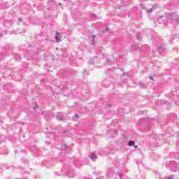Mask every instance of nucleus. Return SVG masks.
Masks as SVG:
<instances>
[{
  "label": "nucleus",
  "mask_w": 179,
  "mask_h": 179,
  "mask_svg": "<svg viewBox=\"0 0 179 179\" xmlns=\"http://www.w3.org/2000/svg\"><path fill=\"white\" fill-rule=\"evenodd\" d=\"M12 51H13V47L10 45H7L5 51L3 52H0V54H4L5 55H9L10 54H12Z\"/></svg>",
  "instance_id": "1"
},
{
  "label": "nucleus",
  "mask_w": 179,
  "mask_h": 179,
  "mask_svg": "<svg viewBox=\"0 0 179 179\" xmlns=\"http://www.w3.org/2000/svg\"><path fill=\"white\" fill-rule=\"evenodd\" d=\"M169 164L171 171H177L178 170V164L176 162L171 161Z\"/></svg>",
  "instance_id": "2"
},
{
  "label": "nucleus",
  "mask_w": 179,
  "mask_h": 179,
  "mask_svg": "<svg viewBox=\"0 0 179 179\" xmlns=\"http://www.w3.org/2000/svg\"><path fill=\"white\" fill-rule=\"evenodd\" d=\"M165 52H166V45H161L160 46H159L158 52H159V54H162Z\"/></svg>",
  "instance_id": "3"
},
{
  "label": "nucleus",
  "mask_w": 179,
  "mask_h": 179,
  "mask_svg": "<svg viewBox=\"0 0 179 179\" xmlns=\"http://www.w3.org/2000/svg\"><path fill=\"white\" fill-rule=\"evenodd\" d=\"M174 13H168L167 15H166V19H169L170 20H174Z\"/></svg>",
  "instance_id": "4"
},
{
  "label": "nucleus",
  "mask_w": 179,
  "mask_h": 179,
  "mask_svg": "<svg viewBox=\"0 0 179 179\" xmlns=\"http://www.w3.org/2000/svg\"><path fill=\"white\" fill-rule=\"evenodd\" d=\"M166 20V17H164V16H162V17H160L159 19H158V23H159V24H164V20Z\"/></svg>",
  "instance_id": "5"
},
{
  "label": "nucleus",
  "mask_w": 179,
  "mask_h": 179,
  "mask_svg": "<svg viewBox=\"0 0 179 179\" xmlns=\"http://www.w3.org/2000/svg\"><path fill=\"white\" fill-rule=\"evenodd\" d=\"M55 38L57 43H59V41H61V38H59V32H56Z\"/></svg>",
  "instance_id": "6"
},
{
  "label": "nucleus",
  "mask_w": 179,
  "mask_h": 179,
  "mask_svg": "<svg viewBox=\"0 0 179 179\" xmlns=\"http://www.w3.org/2000/svg\"><path fill=\"white\" fill-rule=\"evenodd\" d=\"M90 159L92 160H94V159H97V155L94 154V152L91 153V155L89 156Z\"/></svg>",
  "instance_id": "7"
},
{
  "label": "nucleus",
  "mask_w": 179,
  "mask_h": 179,
  "mask_svg": "<svg viewBox=\"0 0 179 179\" xmlns=\"http://www.w3.org/2000/svg\"><path fill=\"white\" fill-rule=\"evenodd\" d=\"M136 38L139 41H142V35L141 34V32H137Z\"/></svg>",
  "instance_id": "8"
},
{
  "label": "nucleus",
  "mask_w": 179,
  "mask_h": 179,
  "mask_svg": "<svg viewBox=\"0 0 179 179\" xmlns=\"http://www.w3.org/2000/svg\"><path fill=\"white\" fill-rule=\"evenodd\" d=\"M14 58H15V61H17V62L20 61V59H21L20 55L15 54L14 55Z\"/></svg>",
  "instance_id": "9"
},
{
  "label": "nucleus",
  "mask_w": 179,
  "mask_h": 179,
  "mask_svg": "<svg viewBox=\"0 0 179 179\" xmlns=\"http://www.w3.org/2000/svg\"><path fill=\"white\" fill-rule=\"evenodd\" d=\"M138 86L141 87V89L146 88V84H143L142 83H138Z\"/></svg>",
  "instance_id": "10"
},
{
  "label": "nucleus",
  "mask_w": 179,
  "mask_h": 179,
  "mask_svg": "<svg viewBox=\"0 0 179 179\" xmlns=\"http://www.w3.org/2000/svg\"><path fill=\"white\" fill-rule=\"evenodd\" d=\"M128 146H135V141H129Z\"/></svg>",
  "instance_id": "11"
},
{
  "label": "nucleus",
  "mask_w": 179,
  "mask_h": 179,
  "mask_svg": "<svg viewBox=\"0 0 179 179\" xmlns=\"http://www.w3.org/2000/svg\"><path fill=\"white\" fill-rule=\"evenodd\" d=\"M69 149V146L64 145L62 146V150H68Z\"/></svg>",
  "instance_id": "12"
},
{
  "label": "nucleus",
  "mask_w": 179,
  "mask_h": 179,
  "mask_svg": "<svg viewBox=\"0 0 179 179\" xmlns=\"http://www.w3.org/2000/svg\"><path fill=\"white\" fill-rule=\"evenodd\" d=\"M91 19H92V20H96L97 19V15H96V14H92Z\"/></svg>",
  "instance_id": "13"
},
{
  "label": "nucleus",
  "mask_w": 179,
  "mask_h": 179,
  "mask_svg": "<svg viewBox=\"0 0 179 179\" xmlns=\"http://www.w3.org/2000/svg\"><path fill=\"white\" fill-rule=\"evenodd\" d=\"M21 162H22V163H25L26 164H27V163H29V161L24 158H22L21 159Z\"/></svg>",
  "instance_id": "14"
},
{
  "label": "nucleus",
  "mask_w": 179,
  "mask_h": 179,
  "mask_svg": "<svg viewBox=\"0 0 179 179\" xmlns=\"http://www.w3.org/2000/svg\"><path fill=\"white\" fill-rule=\"evenodd\" d=\"M92 45H94V38H96V36L92 35Z\"/></svg>",
  "instance_id": "15"
},
{
  "label": "nucleus",
  "mask_w": 179,
  "mask_h": 179,
  "mask_svg": "<svg viewBox=\"0 0 179 179\" xmlns=\"http://www.w3.org/2000/svg\"><path fill=\"white\" fill-rule=\"evenodd\" d=\"M57 119H58L59 121H62V120H64V116H57Z\"/></svg>",
  "instance_id": "16"
},
{
  "label": "nucleus",
  "mask_w": 179,
  "mask_h": 179,
  "mask_svg": "<svg viewBox=\"0 0 179 179\" xmlns=\"http://www.w3.org/2000/svg\"><path fill=\"white\" fill-rule=\"evenodd\" d=\"M132 48L134 49V50H138L139 49V46L133 45Z\"/></svg>",
  "instance_id": "17"
},
{
  "label": "nucleus",
  "mask_w": 179,
  "mask_h": 179,
  "mask_svg": "<svg viewBox=\"0 0 179 179\" xmlns=\"http://www.w3.org/2000/svg\"><path fill=\"white\" fill-rule=\"evenodd\" d=\"M37 108V103L34 102V110H36Z\"/></svg>",
  "instance_id": "18"
},
{
  "label": "nucleus",
  "mask_w": 179,
  "mask_h": 179,
  "mask_svg": "<svg viewBox=\"0 0 179 179\" xmlns=\"http://www.w3.org/2000/svg\"><path fill=\"white\" fill-rule=\"evenodd\" d=\"M49 3H53V5H55V2H54V0H50Z\"/></svg>",
  "instance_id": "19"
},
{
  "label": "nucleus",
  "mask_w": 179,
  "mask_h": 179,
  "mask_svg": "<svg viewBox=\"0 0 179 179\" xmlns=\"http://www.w3.org/2000/svg\"><path fill=\"white\" fill-rule=\"evenodd\" d=\"M173 175H171L170 176L166 177V179H173Z\"/></svg>",
  "instance_id": "20"
},
{
  "label": "nucleus",
  "mask_w": 179,
  "mask_h": 179,
  "mask_svg": "<svg viewBox=\"0 0 179 179\" xmlns=\"http://www.w3.org/2000/svg\"><path fill=\"white\" fill-rule=\"evenodd\" d=\"M147 13H152V9L147 10Z\"/></svg>",
  "instance_id": "21"
},
{
  "label": "nucleus",
  "mask_w": 179,
  "mask_h": 179,
  "mask_svg": "<svg viewBox=\"0 0 179 179\" xmlns=\"http://www.w3.org/2000/svg\"><path fill=\"white\" fill-rule=\"evenodd\" d=\"M173 40H174V38H171L169 39V41H170L171 44V43H173Z\"/></svg>",
  "instance_id": "22"
},
{
  "label": "nucleus",
  "mask_w": 179,
  "mask_h": 179,
  "mask_svg": "<svg viewBox=\"0 0 179 179\" xmlns=\"http://www.w3.org/2000/svg\"><path fill=\"white\" fill-rule=\"evenodd\" d=\"M141 131H142L143 132H146L147 129H143V127H142V128H141Z\"/></svg>",
  "instance_id": "23"
},
{
  "label": "nucleus",
  "mask_w": 179,
  "mask_h": 179,
  "mask_svg": "<svg viewBox=\"0 0 179 179\" xmlns=\"http://www.w3.org/2000/svg\"><path fill=\"white\" fill-rule=\"evenodd\" d=\"M89 64H94V62H93V60H90Z\"/></svg>",
  "instance_id": "24"
},
{
  "label": "nucleus",
  "mask_w": 179,
  "mask_h": 179,
  "mask_svg": "<svg viewBox=\"0 0 179 179\" xmlns=\"http://www.w3.org/2000/svg\"><path fill=\"white\" fill-rule=\"evenodd\" d=\"M176 146H179V141H176Z\"/></svg>",
  "instance_id": "25"
},
{
  "label": "nucleus",
  "mask_w": 179,
  "mask_h": 179,
  "mask_svg": "<svg viewBox=\"0 0 179 179\" xmlns=\"http://www.w3.org/2000/svg\"><path fill=\"white\" fill-rule=\"evenodd\" d=\"M18 20H19L20 22H22L23 18H19Z\"/></svg>",
  "instance_id": "26"
},
{
  "label": "nucleus",
  "mask_w": 179,
  "mask_h": 179,
  "mask_svg": "<svg viewBox=\"0 0 179 179\" xmlns=\"http://www.w3.org/2000/svg\"><path fill=\"white\" fill-rule=\"evenodd\" d=\"M3 33H0V37H3Z\"/></svg>",
  "instance_id": "27"
},
{
  "label": "nucleus",
  "mask_w": 179,
  "mask_h": 179,
  "mask_svg": "<svg viewBox=\"0 0 179 179\" xmlns=\"http://www.w3.org/2000/svg\"><path fill=\"white\" fill-rule=\"evenodd\" d=\"M150 80H153V78L152 76H150Z\"/></svg>",
  "instance_id": "28"
},
{
  "label": "nucleus",
  "mask_w": 179,
  "mask_h": 179,
  "mask_svg": "<svg viewBox=\"0 0 179 179\" xmlns=\"http://www.w3.org/2000/svg\"><path fill=\"white\" fill-rule=\"evenodd\" d=\"M124 175H120V178H122Z\"/></svg>",
  "instance_id": "29"
},
{
  "label": "nucleus",
  "mask_w": 179,
  "mask_h": 179,
  "mask_svg": "<svg viewBox=\"0 0 179 179\" xmlns=\"http://www.w3.org/2000/svg\"><path fill=\"white\" fill-rule=\"evenodd\" d=\"M75 117H77V118H79V117L78 116V114H75Z\"/></svg>",
  "instance_id": "30"
},
{
  "label": "nucleus",
  "mask_w": 179,
  "mask_h": 179,
  "mask_svg": "<svg viewBox=\"0 0 179 179\" xmlns=\"http://www.w3.org/2000/svg\"><path fill=\"white\" fill-rule=\"evenodd\" d=\"M59 5L60 6H62V4L61 3H59Z\"/></svg>",
  "instance_id": "31"
},
{
  "label": "nucleus",
  "mask_w": 179,
  "mask_h": 179,
  "mask_svg": "<svg viewBox=\"0 0 179 179\" xmlns=\"http://www.w3.org/2000/svg\"><path fill=\"white\" fill-rule=\"evenodd\" d=\"M106 31H108V28H106Z\"/></svg>",
  "instance_id": "32"
},
{
  "label": "nucleus",
  "mask_w": 179,
  "mask_h": 179,
  "mask_svg": "<svg viewBox=\"0 0 179 179\" xmlns=\"http://www.w3.org/2000/svg\"><path fill=\"white\" fill-rule=\"evenodd\" d=\"M134 148H138V145H135Z\"/></svg>",
  "instance_id": "33"
}]
</instances>
